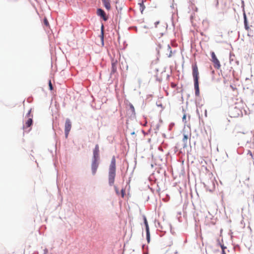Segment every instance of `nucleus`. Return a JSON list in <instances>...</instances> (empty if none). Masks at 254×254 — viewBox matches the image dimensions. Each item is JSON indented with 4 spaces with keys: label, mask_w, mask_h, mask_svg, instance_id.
<instances>
[{
    "label": "nucleus",
    "mask_w": 254,
    "mask_h": 254,
    "mask_svg": "<svg viewBox=\"0 0 254 254\" xmlns=\"http://www.w3.org/2000/svg\"><path fill=\"white\" fill-rule=\"evenodd\" d=\"M211 57L210 60L212 62L214 68L219 69L221 67L220 62L213 52L211 53Z\"/></svg>",
    "instance_id": "obj_4"
},
{
    "label": "nucleus",
    "mask_w": 254,
    "mask_h": 254,
    "mask_svg": "<svg viewBox=\"0 0 254 254\" xmlns=\"http://www.w3.org/2000/svg\"><path fill=\"white\" fill-rule=\"evenodd\" d=\"M144 9V6L143 5V4H140V10H141V12H142V11H143Z\"/></svg>",
    "instance_id": "obj_20"
},
{
    "label": "nucleus",
    "mask_w": 254,
    "mask_h": 254,
    "mask_svg": "<svg viewBox=\"0 0 254 254\" xmlns=\"http://www.w3.org/2000/svg\"><path fill=\"white\" fill-rule=\"evenodd\" d=\"M44 23L47 26H49V22H48V20L47 19V18L44 19Z\"/></svg>",
    "instance_id": "obj_17"
},
{
    "label": "nucleus",
    "mask_w": 254,
    "mask_h": 254,
    "mask_svg": "<svg viewBox=\"0 0 254 254\" xmlns=\"http://www.w3.org/2000/svg\"><path fill=\"white\" fill-rule=\"evenodd\" d=\"M71 127V122L69 119H67L65 121V129H64L65 134L66 136H67V135L69 133V132L70 130Z\"/></svg>",
    "instance_id": "obj_6"
},
{
    "label": "nucleus",
    "mask_w": 254,
    "mask_h": 254,
    "mask_svg": "<svg viewBox=\"0 0 254 254\" xmlns=\"http://www.w3.org/2000/svg\"><path fill=\"white\" fill-rule=\"evenodd\" d=\"M99 159H92L91 163V170L92 173L93 175H95L97 170L99 166Z\"/></svg>",
    "instance_id": "obj_5"
},
{
    "label": "nucleus",
    "mask_w": 254,
    "mask_h": 254,
    "mask_svg": "<svg viewBox=\"0 0 254 254\" xmlns=\"http://www.w3.org/2000/svg\"><path fill=\"white\" fill-rule=\"evenodd\" d=\"M97 13L98 15L101 17L105 21L108 19V17L106 15L105 11L102 9L99 8L97 9Z\"/></svg>",
    "instance_id": "obj_10"
},
{
    "label": "nucleus",
    "mask_w": 254,
    "mask_h": 254,
    "mask_svg": "<svg viewBox=\"0 0 254 254\" xmlns=\"http://www.w3.org/2000/svg\"><path fill=\"white\" fill-rule=\"evenodd\" d=\"M49 87H50V89L51 90H52L53 88V86H52V83H51V80H49Z\"/></svg>",
    "instance_id": "obj_18"
},
{
    "label": "nucleus",
    "mask_w": 254,
    "mask_h": 254,
    "mask_svg": "<svg viewBox=\"0 0 254 254\" xmlns=\"http://www.w3.org/2000/svg\"><path fill=\"white\" fill-rule=\"evenodd\" d=\"M129 108L131 111V112L133 113V114H135V109L133 106L132 104H129Z\"/></svg>",
    "instance_id": "obj_14"
},
{
    "label": "nucleus",
    "mask_w": 254,
    "mask_h": 254,
    "mask_svg": "<svg viewBox=\"0 0 254 254\" xmlns=\"http://www.w3.org/2000/svg\"><path fill=\"white\" fill-rule=\"evenodd\" d=\"M192 75L194 79V85L195 90V94L198 95L199 94V86H198V70L197 64L196 63L192 64Z\"/></svg>",
    "instance_id": "obj_2"
},
{
    "label": "nucleus",
    "mask_w": 254,
    "mask_h": 254,
    "mask_svg": "<svg viewBox=\"0 0 254 254\" xmlns=\"http://www.w3.org/2000/svg\"><path fill=\"white\" fill-rule=\"evenodd\" d=\"M93 154L92 159H99V147L98 144L95 145Z\"/></svg>",
    "instance_id": "obj_8"
},
{
    "label": "nucleus",
    "mask_w": 254,
    "mask_h": 254,
    "mask_svg": "<svg viewBox=\"0 0 254 254\" xmlns=\"http://www.w3.org/2000/svg\"><path fill=\"white\" fill-rule=\"evenodd\" d=\"M144 224H145V227H146V230L149 229V226H148V223H147L146 218H144Z\"/></svg>",
    "instance_id": "obj_16"
},
{
    "label": "nucleus",
    "mask_w": 254,
    "mask_h": 254,
    "mask_svg": "<svg viewBox=\"0 0 254 254\" xmlns=\"http://www.w3.org/2000/svg\"><path fill=\"white\" fill-rule=\"evenodd\" d=\"M172 56V51H170V54L168 56L169 57H171Z\"/></svg>",
    "instance_id": "obj_21"
},
{
    "label": "nucleus",
    "mask_w": 254,
    "mask_h": 254,
    "mask_svg": "<svg viewBox=\"0 0 254 254\" xmlns=\"http://www.w3.org/2000/svg\"><path fill=\"white\" fill-rule=\"evenodd\" d=\"M30 114H31V110L29 111V112L27 115V116L29 117V118L28 119V120L25 122V125L23 126L24 128H25L26 127H29L32 125L33 120H32V117H30V116H31Z\"/></svg>",
    "instance_id": "obj_7"
},
{
    "label": "nucleus",
    "mask_w": 254,
    "mask_h": 254,
    "mask_svg": "<svg viewBox=\"0 0 254 254\" xmlns=\"http://www.w3.org/2000/svg\"><path fill=\"white\" fill-rule=\"evenodd\" d=\"M221 248L222 249V254H226L225 252V250L226 249V247L224 245H221Z\"/></svg>",
    "instance_id": "obj_15"
},
{
    "label": "nucleus",
    "mask_w": 254,
    "mask_h": 254,
    "mask_svg": "<svg viewBox=\"0 0 254 254\" xmlns=\"http://www.w3.org/2000/svg\"><path fill=\"white\" fill-rule=\"evenodd\" d=\"M204 114H205V115H206V110H205V111H204Z\"/></svg>",
    "instance_id": "obj_25"
},
{
    "label": "nucleus",
    "mask_w": 254,
    "mask_h": 254,
    "mask_svg": "<svg viewBox=\"0 0 254 254\" xmlns=\"http://www.w3.org/2000/svg\"><path fill=\"white\" fill-rule=\"evenodd\" d=\"M146 238L148 242L149 243L150 241V233H149V230L147 229L146 230Z\"/></svg>",
    "instance_id": "obj_13"
},
{
    "label": "nucleus",
    "mask_w": 254,
    "mask_h": 254,
    "mask_svg": "<svg viewBox=\"0 0 254 254\" xmlns=\"http://www.w3.org/2000/svg\"><path fill=\"white\" fill-rule=\"evenodd\" d=\"M186 114H184L183 117V121L184 122H185V123H186Z\"/></svg>",
    "instance_id": "obj_19"
},
{
    "label": "nucleus",
    "mask_w": 254,
    "mask_h": 254,
    "mask_svg": "<svg viewBox=\"0 0 254 254\" xmlns=\"http://www.w3.org/2000/svg\"><path fill=\"white\" fill-rule=\"evenodd\" d=\"M117 61L112 60L111 74H113L117 72Z\"/></svg>",
    "instance_id": "obj_11"
},
{
    "label": "nucleus",
    "mask_w": 254,
    "mask_h": 254,
    "mask_svg": "<svg viewBox=\"0 0 254 254\" xmlns=\"http://www.w3.org/2000/svg\"><path fill=\"white\" fill-rule=\"evenodd\" d=\"M191 137V134L187 133L186 134L185 132L183 134V138L182 139L183 142H184V147L186 146L187 145L188 143V140L190 139Z\"/></svg>",
    "instance_id": "obj_9"
},
{
    "label": "nucleus",
    "mask_w": 254,
    "mask_h": 254,
    "mask_svg": "<svg viewBox=\"0 0 254 254\" xmlns=\"http://www.w3.org/2000/svg\"><path fill=\"white\" fill-rule=\"evenodd\" d=\"M116 169V158L115 156H113L111 160L109 171V183L110 186H112L114 183Z\"/></svg>",
    "instance_id": "obj_1"
},
{
    "label": "nucleus",
    "mask_w": 254,
    "mask_h": 254,
    "mask_svg": "<svg viewBox=\"0 0 254 254\" xmlns=\"http://www.w3.org/2000/svg\"><path fill=\"white\" fill-rule=\"evenodd\" d=\"M122 197L124 196V190H122Z\"/></svg>",
    "instance_id": "obj_22"
},
{
    "label": "nucleus",
    "mask_w": 254,
    "mask_h": 254,
    "mask_svg": "<svg viewBox=\"0 0 254 254\" xmlns=\"http://www.w3.org/2000/svg\"><path fill=\"white\" fill-rule=\"evenodd\" d=\"M244 24L245 29L249 31L250 28L254 26V14L248 13V16L244 13Z\"/></svg>",
    "instance_id": "obj_3"
},
{
    "label": "nucleus",
    "mask_w": 254,
    "mask_h": 254,
    "mask_svg": "<svg viewBox=\"0 0 254 254\" xmlns=\"http://www.w3.org/2000/svg\"><path fill=\"white\" fill-rule=\"evenodd\" d=\"M105 8L109 10L111 8V5L109 0H102Z\"/></svg>",
    "instance_id": "obj_12"
},
{
    "label": "nucleus",
    "mask_w": 254,
    "mask_h": 254,
    "mask_svg": "<svg viewBox=\"0 0 254 254\" xmlns=\"http://www.w3.org/2000/svg\"><path fill=\"white\" fill-rule=\"evenodd\" d=\"M167 48L168 50H170L171 49V47L169 45H167Z\"/></svg>",
    "instance_id": "obj_23"
},
{
    "label": "nucleus",
    "mask_w": 254,
    "mask_h": 254,
    "mask_svg": "<svg viewBox=\"0 0 254 254\" xmlns=\"http://www.w3.org/2000/svg\"><path fill=\"white\" fill-rule=\"evenodd\" d=\"M172 87H174L175 86V85H173V84H172Z\"/></svg>",
    "instance_id": "obj_26"
},
{
    "label": "nucleus",
    "mask_w": 254,
    "mask_h": 254,
    "mask_svg": "<svg viewBox=\"0 0 254 254\" xmlns=\"http://www.w3.org/2000/svg\"><path fill=\"white\" fill-rule=\"evenodd\" d=\"M249 152H250V155H251V156H252V152H251L250 151H249Z\"/></svg>",
    "instance_id": "obj_24"
}]
</instances>
